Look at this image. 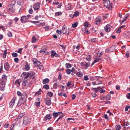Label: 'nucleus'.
Listing matches in <instances>:
<instances>
[{"instance_id": "obj_1", "label": "nucleus", "mask_w": 130, "mask_h": 130, "mask_svg": "<svg viewBox=\"0 0 130 130\" xmlns=\"http://www.w3.org/2000/svg\"><path fill=\"white\" fill-rule=\"evenodd\" d=\"M32 83L31 80H29L26 79H24L22 82V85L25 87H30Z\"/></svg>"}, {"instance_id": "obj_2", "label": "nucleus", "mask_w": 130, "mask_h": 130, "mask_svg": "<svg viewBox=\"0 0 130 130\" xmlns=\"http://www.w3.org/2000/svg\"><path fill=\"white\" fill-rule=\"evenodd\" d=\"M104 6L109 10H111L112 8L110 5V3L109 0H107L103 2Z\"/></svg>"}, {"instance_id": "obj_3", "label": "nucleus", "mask_w": 130, "mask_h": 130, "mask_svg": "<svg viewBox=\"0 0 130 130\" xmlns=\"http://www.w3.org/2000/svg\"><path fill=\"white\" fill-rule=\"evenodd\" d=\"M9 12L11 13H14L15 10V7L14 6H13L9 5L7 9Z\"/></svg>"}, {"instance_id": "obj_4", "label": "nucleus", "mask_w": 130, "mask_h": 130, "mask_svg": "<svg viewBox=\"0 0 130 130\" xmlns=\"http://www.w3.org/2000/svg\"><path fill=\"white\" fill-rule=\"evenodd\" d=\"M30 119L27 117H25L23 119V123L24 124L27 125L29 124L30 122Z\"/></svg>"}, {"instance_id": "obj_5", "label": "nucleus", "mask_w": 130, "mask_h": 130, "mask_svg": "<svg viewBox=\"0 0 130 130\" xmlns=\"http://www.w3.org/2000/svg\"><path fill=\"white\" fill-rule=\"evenodd\" d=\"M90 63L89 62H83L81 63L80 65L82 67L85 66L87 69L90 65Z\"/></svg>"}, {"instance_id": "obj_6", "label": "nucleus", "mask_w": 130, "mask_h": 130, "mask_svg": "<svg viewBox=\"0 0 130 130\" xmlns=\"http://www.w3.org/2000/svg\"><path fill=\"white\" fill-rule=\"evenodd\" d=\"M51 57L52 58H53L54 56L56 57H59L60 56L59 54L56 53V52L54 50L52 51L51 52Z\"/></svg>"}, {"instance_id": "obj_7", "label": "nucleus", "mask_w": 130, "mask_h": 130, "mask_svg": "<svg viewBox=\"0 0 130 130\" xmlns=\"http://www.w3.org/2000/svg\"><path fill=\"white\" fill-rule=\"evenodd\" d=\"M27 96L26 94H22L21 98V99L20 101H21L22 103H24L26 101Z\"/></svg>"}, {"instance_id": "obj_8", "label": "nucleus", "mask_w": 130, "mask_h": 130, "mask_svg": "<svg viewBox=\"0 0 130 130\" xmlns=\"http://www.w3.org/2000/svg\"><path fill=\"white\" fill-rule=\"evenodd\" d=\"M16 99V97H13L9 103V106L10 107H12L14 105Z\"/></svg>"}, {"instance_id": "obj_9", "label": "nucleus", "mask_w": 130, "mask_h": 130, "mask_svg": "<svg viewBox=\"0 0 130 130\" xmlns=\"http://www.w3.org/2000/svg\"><path fill=\"white\" fill-rule=\"evenodd\" d=\"M33 61L34 65L36 67L38 66L40 63V62L37 60L35 58H34L33 59Z\"/></svg>"}, {"instance_id": "obj_10", "label": "nucleus", "mask_w": 130, "mask_h": 130, "mask_svg": "<svg viewBox=\"0 0 130 130\" xmlns=\"http://www.w3.org/2000/svg\"><path fill=\"white\" fill-rule=\"evenodd\" d=\"M102 19L101 17H97L95 19V22L96 24L98 25L100 24Z\"/></svg>"}, {"instance_id": "obj_11", "label": "nucleus", "mask_w": 130, "mask_h": 130, "mask_svg": "<svg viewBox=\"0 0 130 130\" xmlns=\"http://www.w3.org/2000/svg\"><path fill=\"white\" fill-rule=\"evenodd\" d=\"M4 69L6 71H8L10 68V65L7 62L4 63Z\"/></svg>"}, {"instance_id": "obj_12", "label": "nucleus", "mask_w": 130, "mask_h": 130, "mask_svg": "<svg viewBox=\"0 0 130 130\" xmlns=\"http://www.w3.org/2000/svg\"><path fill=\"white\" fill-rule=\"evenodd\" d=\"M28 19V18L26 16H23L21 17V21L22 23L26 22Z\"/></svg>"}, {"instance_id": "obj_13", "label": "nucleus", "mask_w": 130, "mask_h": 130, "mask_svg": "<svg viewBox=\"0 0 130 130\" xmlns=\"http://www.w3.org/2000/svg\"><path fill=\"white\" fill-rule=\"evenodd\" d=\"M40 3L38 2L36 3L34 5V8L35 10H37L39 8Z\"/></svg>"}, {"instance_id": "obj_14", "label": "nucleus", "mask_w": 130, "mask_h": 130, "mask_svg": "<svg viewBox=\"0 0 130 130\" xmlns=\"http://www.w3.org/2000/svg\"><path fill=\"white\" fill-rule=\"evenodd\" d=\"M44 101L47 105L49 106L51 105V100L49 98H46L45 99Z\"/></svg>"}, {"instance_id": "obj_15", "label": "nucleus", "mask_w": 130, "mask_h": 130, "mask_svg": "<svg viewBox=\"0 0 130 130\" xmlns=\"http://www.w3.org/2000/svg\"><path fill=\"white\" fill-rule=\"evenodd\" d=\"M62 114V112H54L53 113V115L54 118H56L59 115Z\"/></svg>"}, {"instance_id": "obj_16", "label": "nucleus", "mask_w": 130, "mask_h": 130, "mask_svg": "<svg viewBox=\"0 0 130 130\" xmlns=\"http://www.w3.org/2000/svg\"><path fill=\"white\" fill-rule=\"evenodd\" d=\"M110 26L109 24L106 25V26L104 27V29L105 31L106 32L109 31L110 30Z\"/></svg>"}, {"instance_id": "obj_17", "label": "nucleus", "mask_w": 130, "mask_h": 130, "mask_svg": "<svg viewBox=\"0 0 130 130\" xmlns=\"http://www.w3.org/2000/svg\"><path fill=\"white\" fill-rule=\"evenodd\" d=\"M51 116L50 114L47 115L44 118V120L46 121L47 120H50L51 119Z\"/></svg>"}, {"instance_id": "obj_18", "label": "nucleus", "mask_w": 130, "mask_h": 130, "mask_svg": "<svg viewBox=\"0 0 130 130\" xmlns=\"http://www.w3.org/2000/svg\"><path fill=\"white\" fill-rule=\"evenodd\" d=\"M103 87H102V88H101L100 87H97V88H91V89L92 90H93L94 91V92H98V91L101 89V88H103Z\"/></svg>"}, {"instance_id": "obj_19", "label": "nucleus", "mask_w": 130, "mask_h": 130, "mask_svg": "<svg viewBox=\"0 0 130 130\" xmlns=\"http://www.w3.org/2000/svg\"><path fill=\"white\" fill-rule=\"evenodd\" d=\"M82 31L85 33L88 34H90V31L87 28H83Z\"/></svg>"}, {"instance_id": "obj_20", "label": "nucleus", "mask_w": 130, "mask_h": 130, "mask_svg": "<svg viewBox=\"0 0 130 130\" xmlns=\"http://www.w3.org/2000/svg\"><path fill=\"white\" fill-rule=\"evenodd\" d=\"M65 8L66 10H68L71 9V4H68L67 5H66Z\"/></svg>"}, {"instance_id": "obj_21", "label": "nucleus", "mask_w": 130, "mask_h": 130, "mask_svg": "<svg viewBox=\"0 0 130 130\" xmlns=\"http://www.w3.org/2000/svg\"><path fill=\"white\" fill-rule=\"evenodd\" d=\"M64 26H64L62 27V32L64 34H65L66 33L67 31V28Z\"/></svg>"}, {"instance_id": "obj_22", "label": "nucleus", "mask_w": 130, "mask_h": 130, "mask_svg": "<svg viewBox=\"0 0 130 130\" xmlns=\"http://www.w3.org/2000/svg\"><path fill=\"white\" fill-rule=\"evenodd\" d=\"M21 82V80L20 79H17L15 82V84H18L19 85H20V83Z\"/></svg>"}, {"instance_id": "obj_23", "label": "nucleus", "mask_w": 130, "mask_h": 130, "mask_svg": "<svg viewBox=\"0 0 130 130\" xmlns=\"http://www.w3.org/2000/svg\"><path fill=\"white\" fill-rule=\"evenodd\" d=\"M49 81V79L48 78H45L43 80V83L44 84H45L47 83Z\"/></svg>"}, {"instance_id": "obj_24", "label": "nucleus", "mask_w": 130, "mask_h": 130, "mask_svg": "<svg viewBox=\"0 0 130 130\" xmlns=\"http://www.w3.org/2000/svg\"><path fill=\"white\" fill-rule=\"evenodd\" d=\"M7 76L5 74H4L2 75V78L4 80H7Z\"/></svg>"}, {"instance_id": "obj_25", "label": "nucleus", "mask_w": 130, "mask_h": 130, "mask_svg": "<svg viewBox=\"0 0 130 130\" xmlns=\"http://www.w3.org/2000/svg\"><path fill=\"white\" fill-rule=\"evenodd\" d=\"M107 113H109V116H110V118H111V117H112L113 116V113L110 112V110H108L107 112Z\"/></svg>"}, {"instance_id": "obj_26", "label": "nucleus", "mask_w": 130, "mask_h": 130, "mask_svg": "<svg viewBox=\"0 0 130 130\" xmlns=\"http://www.w3.org/2000/svg\"><path fill=\"white\" fill-rule=\"evenodd\" d=\"M58 95L59 96H63L65 97H67V96L65 93H63L62 92H61L58 94Z\"/></svg>"}, {"instance_id": "obj_27", "label": "nucleus", "mask_w": 130, "mask_h": 130, "mask_svg": "<svg viewBox=\"0 0 130 130\" xmlns=\"http://www.w3.org/2000/svg\"><path fill=\"white\" fill-rule=\"evenodd\" d=\"M76 74L78 77H82L83 76L82 74L80 72H77Z\"/></svg>"}, {"instance_id": "obj_28", "label": "nucleus", "mask_w": 130, "mask_h": 130, "mask_svg": "<svg viewBox=\"0 0 130 130\" xmlns=\"http://www.w3.org/2000/svg\"><path fill=\"white\" fill-rule=\"evenodd\" d=\"M115 128L116 130H119L121 128V126L120 125H117L116 126Z\"/></svg>"}, {"instance_id": "obj_29", "label": "nucleus", "mask_w": 130, "mask_h": 130, "mask_svg": "<svg viewBox=\"0 0 130 130\" xmlns=\"http://www.w3.org/2000/svg\"><path fill=\"white\" fill-rule=\"evenodd\" d=\"M24 115V114L23 113H22L20 114L18 117V119H20L22 118V117Z\"/></svg>"}, {"instance_id": "obj_30", "label": "nucleus", "mask_w": 130, "mask_h": 130, "mask_svg": "<svg viewBox=\"0 0 130 130\" xmlns=\"http://www.w3.org/2000/svg\"><path fill=\"white\" fill-rule=\"evenodd\" d=\"M36 41V39L35 36H33L32 38L31 42L32 43H35Z\"/></svg>"}, {"instance_id": "obj_31", "label": "nucleus", "mask_w": 130, "mask_h": 130, "mask_svg": "<svg viewBox=\"0 0 130 130\" xmlns=\"http://www.w3.org/2000/svg\"><path fill=\"white\" fill-rule=\"evenodd\" d=\"M84 25L85 27H87L90 25L88 22H86L84 23Z\"/></svg>"}, {"instance_id": "obj_32", "label": "nucleus", "mask_w": 130, "mask_h": 130, "mask_svg": "<svg viewBox=\"0 0 130 130\" xmlns=\"http://www.w3.org/2000/svg\"><path fill=\"white\" fill-rule=\"evenodd\" d=\"M115 31L117 34H118L121 32V30L119 28H117L115 30Z\"/></svg>"}, {"instance_id": "obj_33", "label": "nucleus", "mask_w": 130, "mask_h": 130, "mask_svg": "<svg viewBox=\"0 0 130 130\" xmlns=\"http://www.w3.org/2000/svg\"><path fill=\"white\" fill-rule=\"evenodd\" d=\"M110 94H108L105 97L106 100L107 101L109 100H110Z\"/></svg>"}, {"instance_id": "obj_34", "label": "nucleus", "mask_w": 130, "mask_h": 130, "mask_svg": "<svg viewBox=\"0 0 130 130\" xmlns=\"http://www.w3.org/2000/svg\"><path fill=\"white\" fill-rule=\"evenodd\" d=\"M66 67L67 68H69L71 67V65L69 63H67L66 64Z\"/></svg>"}, {"instance_id": "obj_35", "label": "nucleus", "mask_w": 130, "mask_h": 130, "mask_svg": "<svg viewBox=\"0 0 130 130\" xmlns=\"http://www.w3.org/2000/svg\"><path fill=\"white\" fill-rule=\"evenodd\" d=\"M43 87L46 89H48L49 88L48 85L47 84L43 86Z\"/></svg>"}, {"instance_id": "obj_36", "label": "nucleus", "mask_w": 130, "mask_h": 130, "mask_svg": "<svg viewBox=\"0 0 130 130\" xmlns=\"http://www.w3.org/2000/svg\"><path fill=\"white\" fill-rule=\"evenodd\" d=\"M62 14V13L61 12H57L55 13V14L56 16H58L61 15Z\"/></svg>"}, {"instance_id": "obj_37", "label": "nucleus", "mask_w": 130, "mask_h": 130, "mask_svg": "<svg viewBox=\"0 0 130 130\" xmlns=\"http://www.w3.org/2000/svg\"><path fill=\"white\" fill-rule=\"evenodd\" d=\"M79 15V12L78 11H76L74 12V14L73 15L74 17H77L78 15Z\"/></svg>"}, {"instance_id": "obj_38", "label": "nucleus", "mask_w": 130, "mask_h": 130, "mask_svg": "<svg viewBox=\"0 0 130 130\" xmlns=\"http://www.w3.org/2000/svg\"><path fill=\"white\" fill-rule=\"evenodd\" d=\"M110 52H113L114 51V47L113 46L111 47H109Z\"/></svg>"}, {"instance_id": "obj_39", "label": "nucleus", "mask_w": 130, "mask_h": 130, "mask_svg": "<svg viewBox=\"0 0 130 130\" xmlns=\"http://www.w3.org/2000/svg\"><path fill=\"white\" fill-rule=\"evenodd\" d=\"M78 24L77 22L74 23L72 25V26L73 28H75L76 27Z\"/></svg>"}, {"instance_id": "obj_40", "label": "nucleus", "mask_w": 130, "mask_h": 130, "mask_svg": "<svg viewBox=\"0 0 130 130\" xmlns=\"http://www.w3.org/2000/svg\"><path fill=\"white\" fill-rule=\"evenodd\" d=\"M25 69L27 70H29L30 69L29 66L27 64H26L25 66Z\"/></svg>"}, {"instance_id": "obj_41", "label": "nucleus", "mask_w": 130, "mask_h": 130, "mask_svg": "<svg viewBox=\"0 0 130 130\" xmlns=\"http://www.w3.org/2000/svg\"><path fill=\"white\" fill-rule=\"evenodd\" d=\"M129 52L128 51H127L125 54V56L127 58H128L129 57Z\"/></svg>"}, {"instance_id": "obj_42", "label": "nucleus", "mask_w": 130, "mask_h": 130, "mask_svg": "<svg viewBox=\"0 0 130 130\" xmlns=\"http://www.w3.org/2000/svg\"><path fill=\"white\" fill-rule=\"evenodd\" d=\"M71 72V70L70 69H67L66 71L67 73L68 74H70Z\"/></svg>"}, {"instance_id": "obj_43", "label": "nucleus", "mask_w": 130, "mask_h": 130, "mask_svg": "<svg viewBox=\"0 0 130 130\" xmlns=\"http://www.w3.org/2000/svg\"><path fill=\"white\" fill-rule=\"evenodd\" d=\"M47 94L48 95V96L50 97L52 96L53 95V93L51 92H47Z\"/></svg>"}, {"instance_id": "obj_44", "label": "nucleus", "mask_w": 130, "mask_h": 130, "mask_svg": "<svg viewBox=\"0 0 130 130\" xmlns=\"http://www.w3.org/2000/svg\"><path fill=\"white\" fill-rule=\"evenodd\" d=\"M15 2L14 1H13L11 2V3L9 5L13 6H14V5H15Z\"/></svg>"}, {"instance_id": "obj_45", "label": "nucleus", "mask_w": 130, "mask_h": 130, "mask_svg": "<svg viewBox=\"0 0 130 130\" xmlns=\"http://www.w3.org/2000/svg\"><path fill=\"white\" fill-rule=\"evenodd\" d=\"M23 103L21 102V101H19L17 104V106H20Z\"/></svg>"}, {"instance_id": "obj_46", "label": "nucleus", "mask_w": 130, "mask_h": 130, "mask_svg": "<svg viewBox=\"0 0 130 130\" xmlns=\"http://www.w3.org/2000/svg\"><path fill=\"white\" fill-rule=\"evenodd\" d=\"M91 41L93 43L97 41V39L96 38L92 39L91 40Z\"/></svg>"}, {"instance_id": "obj_47", "label": "nucleus", "mask_w": 130, "mask_h": 130, "mask_svg": "<svg viewBox=\"0 0 130 130\" xmlns=\"http://www.w3.org/2000/svg\"><path fill=\"white\" fill-rule=\"evenodd\" d=\"M12 56L13 57H17L18 56V54L15 53H13L12 54Z\"/></svg>"}, {"instance_id": "obj_48", "label": "nucleus", "mask_w": 130, "mask_h": 130, "mask_svg": "<svg viewBox=\"0 0 130 130\" xmlns=\"http://www.w3.org/2000/svg\"><path fill=\"white\" fill-rule=\"evenodd\" d=\"M40 102H36L35 103V105L36 106H40Z\"/></svg>"}, {"instance_id": "obj_49", "label": "nucleus", "mask_w": 130, "mask_h": 130, "mask_svg": "<svg viewBox=\"0 0 130 130\" xmlns=\"http://www.w3.org/2000/svg\"><path fill=\"white\" fill-rule=\"evenodd\" d=\"M86 59L87 61H89L90 60V55H88L86 57Z\"/></svg>"}, {"instance_id": "obj_50", "label": "nucleus", "mask_w": 130, "mask_h": 130, "mask_svg": "<svg viewBox=\"0 0 130 130\" xmlns=\"http://www.w3.org/2000/svg\"><path fill=\"white\" fill-rule=\"evenodd\" d=\"M7 54V51L6 50H5L4 52L3 53V55H4L3 57L4 58L6 57V55Z\"/></svg>"}, {"instance_id": "obj_51", "label": "nucleus", "mask_w": 130, "mask_h": 130, "mask_svg": "<svg viewBox=\"0 0 130 130\" xmlns=\"http://www.w3.org/2000/svg\"><path fill=\"white\" fill-rule=\"evenodd\" d=\"M62 31L61 30H57L56 31V32L59 35L61 34Z\"/></svg>"}, {"instance_id": "obj_52", "label": "nucleus", "mask_w": 130, "mask_h": 130, "mask_svg": "<svg viewBox=\"0 0 130 130\" xmlns=\"http://www.w3.org/2000/svg\"><path fill=\"white\" fill-rule=\"evenodd\" d=\"M130 107V106L129 105H127L125 109V111H126L128 110V109Z\"/></svg>"}, {"instance_id": "obj_53", "label": "nucleus", "mask_w": 130, "mask_h": 130, "mask_svg": "<svg viewBox=\"0 0 130 130\" xmlns=\"http://www.w3.org/2000/svg\"><path fill=\"white\" fill-rule=\"evenodd\" d=\"M29 75L30 79H31L32 76H34V75H33V73H29Z\"/></svg>"}, {"instance_id": "obj_54", "label": "nucleus", "mask_w": 130, "mask_h": 130, "mask_svg": "<svg viewBox=\"0 0 130 130\" xmlns=\"http://www.w3.org/2000/svg\"><path fill=\"white\" fill-rule=\"evenodd\" d=\"M84 79L86 80H88V78L87 76H85L84 77Z\"/></svg>"}, {"instance_id": "obj_55", "label": "nucleus", "mask_w": 130, "mask_h": 130, "mask_svg": "<svg viewBox=\"0 0 130 130\" xmlns=\"http://www.w3.org/2000/svg\"><path fill=\"white\" fill-rule=\"evenodd\" d=\"M71 72L73 73H74L75 74L76 73L75 72V69L74 68H72L71 70Z\"/></svg>"}, {"instance_id": "obj_56", "label": "nucleus", "mask_w": 130, "mask_h": 130, "mask_svg": "<svg viewBox=\"0 0 130 130\" xmlns=\"http://www.w3.org/2000/svg\"><path fill=\"white\" fill-rule=\"evenodd\" d=\"M17 94L19 96H21V95H22V94L19 91H18L17 92Z\"/></svg>"}, {"instance_id": "obj_57", "label": "nucleus", "mask_w": 130, "mask_h": 130, "mask_svg": "<svg viewBox=\"0 0 130 130\" xmlns=\"http://www.w3.org/2000/svg\"><path fill=\"white\" fill-rule=\"evenodd\" d=\"M22 48H20L19 49L17 52L20 53V54H21L22 52Z\"/></svg>"}, {"instance_id": "obj_58", "label": "nucleus", "mask_w": 130, "mask_h": 130, "mask_svg": "<svg viewBox=\"0 0 130 130\" xmlns=\"http://www.w3.org/2000/svg\"><path fill=\"white\" fill-rule=\"evenodd\" d=\"M23 75H24L25 76H26L27 75H29V73L26 72H23L22 73Z\"/></svg>"}, {"instance_id": "obj_59", "label": "nucleus", "mask_w": 130, "mask_h": 130, "mask_svg": "<svg viewBox=\"0 0 130 130\" xmlns=\"http://www.w3.org/2000/svg\"><path fill=\"white\" fill-rule=\"evenodd\" d=\"M57 87V83H55L53 86V87L54 88H56Z\"/></svg>"}, {"instance_id": "obj_60", "label": "nucleus", "mask_w": 130, "mask_h": 130, "mask_svg": "<svg viewBox=\"0 0 130 130\" xmlns=\"http://www.w3.org/2000/svg\"><path fill=\"white\" fill-rule=\"evenodd\" d=\"M126 97L128 99H130V93H128V94L126 95Z\"/></svg>"}, {"instance_id": "obj_61", "label": "nucleus", "mask_w": 130, "mask_h": 130, "mask_svg": "<svg viewBox=\"0 0 130 130\" xmlns=\"http://www.w3.org/2000/svg\"><path fill=\"white\" fill-rule=\"evenodd\" d=\"M29 13L30 14H32L33 12V10L31 8L29 10Z\"/></svg>"}, {"instance_id": "obj_62", "label": "nucleus", "mask_w": 130, "mask_h": 130, "mask_svg": "<svg viewBox=\"0 0 130 130\" xmlns=\"http://www.w3.org/2000/svg\"><path fill=\"white\" fill-rule=\"evenodd\" d=\"M101 59L100 58H96L94 60V61L95 62V63L98 62Z\"/></svg>"}, {"instance_id": "obj_63", "label": "nucleus", "mask_w": 130, "mask_h": 130, "mask_svg": "<svg viewBox=\"0 0 130 130\" xmlns=\"http://www.w3.org/2000/svg\"><path fill=\"white\" fill-rule=\"evenodd\" d=\"M129 124V123L128 122H126L124 123V125L125 126H127Z\"/></svg>"}, {"instance_id": "obj_64", "label": "nucleus", "mask_w": 130, "mask_h": 130, "mask_svg": "<svg viewBox=\"0 0 130 130\" xmlns=\"http://www.w3.org/2000/svg\"><path fill=\"white\" fill-rule=\"evenodd\" d=\"M8 35L9 37H11L12 36V34L11 32H10L9 33H8Z\"/></svg>"}]
</instances>
